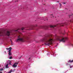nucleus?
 <instances>
[{"label": "nucleus", "mask_w": 73, "mask_h": 73, "mask_svg": "<svg viewBox=\"0 0 73 73\" xmlns=\"http://www.w3.org/2000/svg\"><path fill=\"white\" fill-rule=\"evenodd\" d=\"M9 64H10V65H11V62H9Z\"/></svg>", "instance_id": "22"}, {"label": "nucleus", "mask_w": 73, "mask_h": 73, "mask_svg": "<svg viewBox=\"0 0 73 73\" xmlns=\"http://www.w3.org/2000/svg\"><path fill=\"white\" fill-rule=\"evenodd\" d=\"M35 27H36V26H35L34 25H32L31 26L29 27V28L30 29V30L34 29H33Z\"/></svg>", "instance_id": "7"}, {"label": "nucleus", "mask_w": 73, "mask_h": 73, "mask_svg": "<svg viewBox=\"0 0 73 73\" xmlns=\"http://www.w3.org/2000/svg\"><path fill=\"white\" fill-rule=\"evenodd\" d=\"M8 52L9 53L8 54L9 56H11L12 55V52H11V50H9Z\"/></svg>", "instance_id": "9"}, {"label": "nucleus", "mask_w": 73, "mask_h": 73, "mask_svg": "<svg viewBox=\"0 0 73 73\" xmlns=\"http://www.w3.org/2000/svg\"><path fill=\"white\" fill-rule=\"evenodd\" d=\"M29 39V37L28 36H25L21 38V36L20 35H19L18 37V38L16 41V42H19L21 41V42H25L26 41V40H28Z\"/></svg>", "instance_id": "2"}, {"label": "nucleus", "mask_w": 73, "mask_h": 73, "mask_svg": "<svg viewBox=\"0 0 73 73\" xmlns=\"http://www.w3.org/2000/svg\"><path fill=\"white\" fill-rule=\"evenodd\" d=\"M63 35H64V34H63Z\"/></svg>", "instance_id": "35"}, {"label": "nucleus", "mask_w": 73, "mask_h": 73, "mask_svg": "<svg viewBox=\"0 0 73 73\" xmlns=\"http://www.w3.org/2000/svg\"><path fill=\"white\" fill-rule=\"evenodd\" d=\"M68 65V63L66 64V65Z\"/></svg>", "instance_id": "23"}, {"label": "nucleus", "mask_w": 73, "mask_h": 73, "mask_svg": "<svg viewBox=\"0 0 73 73\" xmlns=\"http://www.w3.org/2000/svg\"><path fill=\"white\" fill-rule=\"evenodd\" d=\"M5 34L7 35L8 36H9V35H10V32L7 31V33H5L2 31H0V36H3Z\"/></svg>", "instance_id": "3"}, {"label": "nucleus", "mask_w": 73, "mask_h": 73, "mask_svg": "<svg viewBox=\"0 0 73 73\" xmlns=\"http://www.w3.org/2000/svg\"><path fill=\"white\" fill-rule=\"evenodd\" d=\"M64 25H66L67 24H66L65 23L64 24H59L58 25H60V26L63 27V26H64Z\"/></svg>", "instance_id": "8"}, {"label": "nucleus", "mask_w": 73, "mask_h": 73, "mask_svg": "<svg viewBox=\"0 0 73 73\" xmlns=\"http://www.w3.org/2000/svg\"><path fill=\"white\" fill-rule=\"evenodd\" d=\"M47 20H48V19H47Z\"/></svg>", "instance_id": "34"}, {"label": "nucleus", "mask_w": 73, "mask_h": 73, "mask_svg": "<svg viewBox=\"0 0 73 73\" xmlns=\"http://www.w3.org/2000/svg\"><path fill=\"white\" fill-rule=\"evenodd\" d=\"M53 17H54L53 16Z\"/></svg>", "instance_id": "37"}, {"label": "nucleus", "mask_w": 73, "mask_h": 73, "mask_svg": "<svg viewBox=\"0 0 73 73\" xmlns=\"http://www.w3.org/2000/svg\"><path fill=\"white\" fill-rule=\"evenodd\" d=\"M64 4H65V3H64Z\"/></svg>", "instance_id": "33"}, {"label": "nucleus", "mask_w": 73, "mask_h": 73, "mask_svg": "<svg viewBox=\"0 0 73 73\" xmlns=\"http://www.w3.org/2000/svg\"><path fill=\"white\" fill-rule=\"evenodd\" d=\"M5 53H6V51H5Z\"/></svg>", "instance_id": "31"}, {"label": "nucleus", "mask_w": 73, "mask_h": 73, "mask_svg": "<svg viewBox=\"0 0 73 73\" xmlns=\"http://www.w3.org/2000/svg\"><path fill=\"white\" fill-rule=\"evenodd\" d=\"M66 9H67L68 10V9L67 8H66Z\"/></svg>", "instance_id": "29"}, {"label": "nucleus", "mask_w": 73, "mask_h": 73, "mask_svg": "<svg viewBox=\"0 0 73 73\" xmlns=\"http://www.w3.org/2000/svg\"><path fill=\"white\" fill-rule=\"evenodd\" d=\"M40 28H41V29L42 28H45V29H46V30H48V28H49V26H41L40 27Z\"/></svg>", "instance_id": "5"}, {"label": "nucleus", "mask_w": 73, "mask_h": 73, "mask_svg": "<svg viewBox=\"0 0 73 73\" xmlns=\"http://www.w3.org/2000/svg\"><path fill=\"white\" fill-rule=\"evenodd\" d=\"M72 15H73V14L72 13H71L70 14V15H68V16H69V17H70V16H72Z\"/></svg>", "instance_id": "13"}, {"label": "nucleus", "mask_w": 73, "mask_h": 73, "mask_svg": "<svg viewBox=\"0 0 73 73\" xmlns=\"http://www.w3.org/2000/svg\"><path fill=\"white\" fill-rule=\"evenodd\" d=\"M8 64H7L6 66V67L7 68V67H8Z\"/></svg>", "instance_id": "17"}, {"label": "nucleus", "mask_w": 73, "mask_h": 73, "mask_svg": "<svg viewBox=\"0 0 73 73\" xmlns=\"http://www.w3.org/2000/svg\"><path fill=\"white\" fill-rule=\"evenodd\" d=\"M12 72V70H11V71H10L9 72L10 73H11V72Z\"/></svg>", "instance_id": "19"}, {"label": "nucleus", "mask_w": 73, "mask_h": 73, "mask_svg": "<svg viewBox=\"0 0 73 73\" xmlns=\"http://www.w3.org/2000/svg\"><path fill=\"white\" fill-rule=\"evenodd\" d=\"M24 28H25L24 27H23L22 28V29H21L22 30H24Z\"/></svg>", "instance_id": "16"}, {"label": "nucleus", "mask_w": 73, "mask_h": 73, "mask_svg": "<svg viewBox=\"0 0 73 73\" xmlns=\"http://www.w3.org/2000/svg\"><path fill=\"white\" fill-rule=\"evenodd\" d=\"M0 73H3L2 72H0Z\"/></svg>", "instance_id": "28"}, {"label": "nucleus", "mask_w": 73, "mask_h": 73, "mask_svg": "<svg viewBox=\"0 0 73 73\" xmlns=\"http://www.w3.org/2000/svg\"><path fill=\"white\" fill-rule=\"evenodd\" d=\"M18 64H19L18 63L14 64L13 65L12 67H13V68H16L17 66V65H18Z\"/></svg>", "instance_id": "6"}, {"label": "nucleus", "mask_w": 73, "mask_h": 73, "mask_svg": "<svg viewBox=\"0 0 73 73\" xmlns=\"http://www.w3.org/2000/svg\"><path fill=\"white\" fill-rule=\"evenodd\" d=\"M3 68H1V71H2V70H3Z\"/></svg>", "instance_id": "21"}, {"label": "nucleus", "mask_w": 73, "mask_h": 73, "mask_svg": "<svg viewBox=\"0 0 73 73\" xmlns=\"http://www.w3.org/2000/svg\"><path fill=\"white\" fill-rule=\"evenodd\" d=\"M70 22H71V21H70Z\"/></svg>", "instance_id": "32"}, {"label": "nucleus", "mask_w": 73, "mask_h": 73, "mask_svg": "<svg viewBox=\"0 0 73 73\" xmlns=\"http://www.w3.org/2000/svg\"><path fill=\"white\" fill-rule=\"evenodd\" d=\"M18 33H19V34H21V33L20 32H18Z\"/></svg>", "instance_id": "18"}, {"label": "nucleus", "mask_w": 73, "mask_h": 73, "mask_svg": "<svg viewBox=\"0 0 73 73\" xmlns=\"http://www.w3.org/2000/svg\"><path fill=\"white\" fill-rule=\"evenodd\" d=\"M68 62H70V63H72V62H73V60H68Z\"/></svg>", "instance_id": "12"}, {"label": "nucleus", "mask_w": 73, "mask_h": 73, "mask_svg": "<svg viewBox=\"0 0 73 73\" xmlns=\"http://www.w3.org/2000/svg\"><path fill=\"white\" fill-rule=\"evenodd\" d=\"M0 71H1V69L0 68Z\"/></svg>", "instance_id": "30"}, {"label": "nucleus", "mask_w": 73, "mask_h": 73, "mask_svg": "<svg viewBox=\"0 0 73 73\" xmlns=\"http://www.w3.org/2000/svg\"><path fill=\"white\" fill-rule=\"evenodd\" d=\"M50 16H52V15H53V14H50Z\"/></svg>", "instance_id": "25"}, {"label": "nucleus", "mask_w": 73, "mask_h": 73, "mask_svg": "<svg viewBox=\"0 0 73 73\" xmlns=\"http://www.w3.org/2000/svg\"><path fill=\"white\" fill-rule=\"evenodd\" d=\"M42 41L44 42L45 45L49 46L51 45L53 41V40L51 38V36L49 35H46L42 40Z\"/></svg>", "instance_id": "1"}, {"label": "nucleus", "mask_w": 73, "mask_h": 73, "mask_svg": "<svg viewBox=\"0 0 73 73\" xmlns=\"http://www.w3.org/2000/svg\"><path fill=\"white\" fill-rule=\"evenodd\" d=\"M18 30H15V31H18Z\"/></svg>", "instance_id": "26"}, {"label": "nucleus", "mask_w": 73, "mask_h": 73, "mask_svg": "<svg viewBox=\"0 0 73 73\" xmlns=\"http://www.w3.org/2000/svg\"><path fill=\"white\" fill-rule=\"evenodd\" d=\"M10 41H11V45H13V44H12V40H11V39L10 40Z\"/></svg>", "instance_id": "20"}, {"label": "nucleus", "mask_w": 73, "mask_h": 73, "mask_svg": "<svg viewBox=\"0 0 73 73\" xmlns=\"http://www.w3.org/2000/svg\"><path fill=\"white\" fill-rule=\"evenodd\" d=\"M58 2H59V1H58Z\"/></svg>", "instance_id": "38"}, {"label": "nucleus", "mask_w": 73, "mask_h": 73, "mask_svg": "<svg viewBox=\"0 0 73 73\" xmlns=\"http://www.w3.org/2000/svg\"><path fill=\"white\" fill-rule=\"evenodd\" d=\"M72 67L71 66H70V68H71Z\"/></svg>", "instance_id": "24"}, {"label": "nucleus", "mask_w": 73, "mask_h": 73, "mask_svg": "<svg viewBox=\"0 0 73 73\" xmlns=\"http://www.w3.org/2000/svg\"><path fill=\"white\" fill-rule=\"evenodd\" d=\"M68 39V38L66 37H65L64 38H63L61 39H59V41H60V42H65V41H66V40Z\"/></svg>", "instance_id": "4"}, {"label": "nucleus", "mask_w": 73, "mask_h": 73, "mask_svg": "<svg viewBox=\"0 0 73 73\" xmlns=\"http://www.w3.org/2000/svg\"><path fill=\"white\" fill-rule=\"evenodd\" d=\"M22 57V56H21V57Z\"/></svg>", "instance_id": "36"}, {"label": "nucleus", "mask_w": 73, "mask_h": 73, "mask_svg": "<svg viewBox=\"0 0 73 73\" xmlns=\"http://www.w3.org/2000/svg\"><path fill=\"white\" fill-rule=\"evenodd\" d=\"M59 4H60V6L59 8H61V4L60 3H59Z\"/></svg>", "instance_id": "14"}, {"label": "nucleus", "mask_w": 73, "mask_h": 73, "mask_svg": "<svg viewBox=\"0 0 73 73\" xmlns=\"http://www.w3.org/2000/svg\"><path fill=\"white\" fill-rule=\"evenodd\" d=\"M31 59V58H29V60H30Z\"/></svg>", "instance_id": "27"}, {"label": "nucleus", "mask_w": 73, "mask_h": 73, "mask_svg": "<svg viewBox=\"0 0 73 73\" xmlns=\"http://www.w3.org/2000/svg\"><path fill=\"white\" fill-rule=\"evenodd\" d=\"M49 27L50 28H54V27H56V25H49Z\"/></svg>", "instance_id": "10"}, {"label": "nucleus", "mask_w": 73, "mask_h": 73, "mask_svg": "<svg viewBox=\"0 0 73 73\" xmlns=\"http://www.w3.org/2000/svg\"><path fill=\"white\" fill-rule=\"evenodd\" d=\"M9 59H12V56H10V57L9 58Z\"/></svg>", "instance_id": "15"}, {"label": "nucleus", "mask_w": 73, "mask_h": 73, "mask_svg": "<svg viewBox=\"0 0 73 73\" xmlns=\"http://www.w3.org/2000/svg\"><path fill=\"white\" fill-rule=\"evenodd\" d=\"M7 50H12V48L10 47L9 48H6Z\"/></svg>", "instance_id": "11"}]
</instances>
